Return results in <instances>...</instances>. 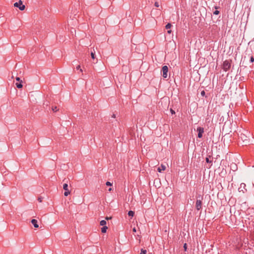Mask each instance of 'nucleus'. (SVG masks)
Returning <instances> with one entry per match:
<instances>
[{"label": "nucleus", "mask_w": 254, "mask_h": 254, "mask_svg": "<svg viewBox=\"0 0 254 254\" xmlns=\"http://www.w3.org/2000/svg\"><path fill=\"white\" fill-rule=\"evenodd\" d=\"M231 66V61L225 60L223 64V69L224 71H227L230 68Z\"/></svg>", "instance_id": "obj_1"}, {"label": "nucleus", "mask_w": 254, "mask_h": 254, "mask_svg": "<svg viewBox=\"0 0 254 254\" xmlns=\"http://www.w3.org/2000/svg\"><path fill=\"white\" fill-rule=\"evenodd\" d=\"M14 6L18 7L20 10H23L25 8V6L23 4V2L21 0H19L18 2L14 3Z\"/></svg>", "instance_id": "obj_2"}, {"label": "nucleus", "mask_w": 254, "mask_h": 254, "mask_svg": "<svg viewBox=\"0 0 254 254\" xmlns=\"http://www.w3.org/2000/svg\"><path fill=\"white\" fill-rule=\"evenodd\" d=\"M199 197H201V199H197L196 201V204H195V207L197 210H199L202 208V197H201L200 195H199Z\"/></svg>", "instance_id": "obj_3"}, {"label": "nucleus", "mask_w": 254, "mask_h": 254, "mask_svg": "<svg viewBox=\"0 0 254 254\" xmlns=\"http://www.w3.org/2000/svg\"><path fill=\"white\" fill-rule=\"evenodd\" d=\"M162 71L163 72V77L165 78H167L168 71V67L167 65H164L162 67Z\"/></svg>", "instance_id": "obj_4"}, {"label": "nucleus", "mask_w": 254, "mask_h": 254, "mask_svg": "<svg viewBox=\"0 0 254 254\" xmlns=\"http://www.w3.org/2000/svg\"><path fill=\"white\" fill-rule=\"evenodd\" d=\"M63 189L65 190L64 192V196H66L70 194V192L68 189V185L67 183H64L63 185Z\"/></svg>", "instance_id": "obj_5"}, {"label": "nucleus", "mask_w": 254, "mask_h": 254, "mask_svg": "<svg viewBox=\"0 0 254 254\" xmlns=\"http://www.w3.org/2000/svg\"><path fill=\"white\" fill-rule=\"evenodd\" d=\"M197 131H198V137L201 138L202 136V133L204 132L203 128L201 127H198L197 128Z\"/></svg>", "instance_id": "obj_6"}, {"label": "nucleus", "mask_w": 254, "mask_h": 254, "mask_svg": "<svg viewBox=\"0 0 254 254\" xmlns=\"http://www.w3.org/2000/svg\"><path fill=\"white\" fill-rule=\"evenodd\" d=\"M31 223L33 225L34 227L36 228H38L39 227V225L37 224V220L36 219H32L31 221Z\"/></svg>", "instance_id": "obj_7"}, {"label": "nucleus", "mask_w": 254, "mask_h": 254, "mask_svg": "<svg viewBox=\"0 0 254 254\" xmlns=\"http://www.w3.org/2000/svg\"><path fill=\"white\" fill-rule=\"evenodd\" d=\"M166 169L165 165L161 164L160 167H159L157 170L159 172L161 173L162 171H164Z\"/></svg>", "instance_id": "obj_8"}, {"label": "nucleus", "mask_w": 254, "mask_h": 254, "mask_svg": "<svg viewBox=\"0 0 254 254\" xmlns=\"http://www.w3.org/2000/svg\"><path fill=\"white\" fill-rule=\"evenodd\" d=\"M22 82H20L19 83H16L15 85H16V87L19 89L21 88L23 86V85L22 84Z\"/></svg>", "instance_id": "obj_9"}, {"label": "nucleus", "mask_w": 254, "mask_h": 254, "mask_svg": "<svg viewBox=\"0 0 254 254\" xmlns=\"http://www.w3.org/2000/svg\"><path fill=\"white\" fill-rule=\"evenodd\" d=\"M108 229V227L106 226H103L102 228H101V232L102 233H105L107 231V229Z\"/></svg>", "instance_id": "obj_10"}, {"label": "nucleus", "mask_w": 254, "mask_h": 254, "mask_svg": "<svg viewBox=\"0 0 254 254\" xmlns=\"http://www.w3.org/2000/svg\"><path fill=\"white\" fill-rule=\"evenodd\" d=\"M106 224H107L106 221L105 220H101L100 221V225L103 226H105L106 225Z\"/></svg>", "instance_id": "obj_11"}, {"label": "nucleus", "mask_w": 254, "mask_h": 254, "mask_svg": "<svg viewBox=\"0 0 254 254\" xmlns=\"http://www.w3.org/2000/svg\"><path fill=\"white\" fill-rule=\"evenodd\" d=\"M134 214V212L133 211L130 210L128 212V215L129 216L133 217Z\"/></svg>", "instance_id": "obj_12"}, {"label": "nucleus", "mask_w": 254, "mask_h": 254, "mask_svg": "<svg viewBox=\"0 0 254 254\" xmlns=\"http://www.w3.org/2000/svg\"><path fill=\"white\" fill-rule=\"evenodd\" d=\"M171 24L169 23L166 25L165 28L167 29H169L170 28H171Z\"/></svg>", "instance_id": "obj_13"}, {"label": "nucleus", "mask_w": 254, "mask_h": 254, "mask_svg": "<svg viewBox=\"0 0 254 254\" xmlns=\"http://www.w3.org/2000/svg\"><path fill=\"white\" fill-rule=\"evenodd\" d=\"M146 252H147L146 250L142 249H141V252H140V254H146Z\"/></svg>", "instance_id": "obj_14"}, {"label": "nucleus", "mask_w": 254, "mask_h": 254, "mask_svg": "<svg viewBox=\"0 0 254 254\" xmlns=\"http://www.w3.org/2000/svg\"><path fill=\"white\" fill-rule=\"evenodd\" d=\"M52 109L54 112H57L58 110L57 106L52 107Z\"/></svg>", "instance_id": "obj_15"}, {"label": "nucleus", "mask_w": 254, "mask_h": 254, "mask_svg": "<svg viewBox=\"0 0 254 254\" xmlns=\"http://www.w3.org/2000/svg\"><path fill=\"white\" fill-rule=\"evenodd\" d=\"M91 56L92 59H95V51H94V52H91Z\"/></svg>", "instance_id": "obj_16"}, {"label": "nucleus", "mask_w": 254, "mask_h": 254, "mask_svg": "<svg viewBox=\"0 0 254 254\" xmlns=\"http://www.w3.org/2000/svg\"><path fill=\"white\" fill-rule=\"evenodd\" d=\"M220 12L219 11L217 10H216L215 11H214L213 12V14L214 15H218V14H219Z\"/></svg>", "instance_id": "obj_17"}, {"label": "nucleus", "mask_w": 254, "mask_h": 254, "mask_svg": "<svg viewBox=\"0 0 254 254\" xmlns=\"http://www.w3.org/2000/svg\"><path fill=\"white\" fill-rule=\"evenodd\" d=\"M43 199V197H42V196H40L38 197V200L40 202H41L42 201V200Z\"/></svg>", "instance_id": "obj_18"}, {"label": "nucleus", "mask_w": 254, "mask_h": 254, "mask_svg": "<svg viewBox=\"0 0 254 254\" xmlns=\"http://www.w3.org/2000/svg\"><path fill=\"white\" fill-rule=\"evenodd\" d=\"M183 247H184V250L185 251H186L187 249V244L186 243L184 244Z\"/></svg>", "instance_id": "obj_19"}, {"label": "nucleus", "mask_w": 254, "mask_h": 254, "mask_svg": "<svg viewBox=\"0 0 254 254\" xmlns=\"http://www.w3.org/2000/svg\"><path fill=\"white\" fill-rule=\"evenodd\" d=\"M200 94H201V95L202 96H205V91H204V90H202V91L201 92Z\"/></svg>", "instance_id": "obj_20"}, {"label": "nucleus", "mask_w": 254, "mask_h": 254, "mask_svg": "<svg viewBox=\"0 0 254 254\" xmlns=\"http://www.w3.org/2000/svg\"><path fill=\"white\" fill-rule=\"evenodd\" d=\"M154 5H155L156 7H159V2H157V1H156V2H155V3H154Z\"/></svg>", "instance_id": "obj_21"}, {"label": "nucleus", "mask_w": 254, "mask_h": 254, "mask_svg": "<svg viewBox=\"0 0 254 254\" xmlns=\"http://www.w3.org/2000/svg\"><path fill=\"white\" fill-rule=\"evenodd\" d=\"M106 185L108 186H112V184L110 182H107Z\"/></svg>", "instance_id": "obj_22"}, {"label": "nucleus", "mask_w": 254, "mask_h": 254, "mask_svg": "<svg viewBox=\"0 0 254 254\" xmlns=\"http://www.w3.org/2000/svg\"><path fill=\"white\" fill-rule=\"evenodd\" d=\"M250 62L251 63H253L254 62V58L253 56L251 57Z\"/></svg>", "instance_id": "obj_23"}, {"label": "nucleus", "mask_w": 254, "mask_h": 254, "mask_svg": "<svg viewBox=\"0 0 254 254\" xmlns=\"http://www.w3.org/2000/svg\"><path fill=\"white\" fill-rule=\"evenodd\" d=\"M16 80L19 82H22L21 80H20V78L19 77H16Z\"/></svg>", "instance_id": "obj_24"}, {"label": "nucleus", "mask_w": 254, "mask_h": 254, "mask_svg": "<svg viewBox=\"0 0 254 254\" xmlns=\"http://www.w3.org/2000/svg\"><path fill=\"white\" fill-rule=\"evenodd\" d=\"M206 161L207 163H210L211 161L209 160L208 158H206Z\"/></svg>", "instance_id": "obj_25"}, {"label": "nucleus", "mask_w": 254, "mask_h": 254, "mask_svg": "<svg viewBox=\"0 0 254 254\" xmlns=\"http://www.w3.org/2000/svg\"><path fill=\"white\" fill-rule=\"evenodd\" d=\"M105 219H106V220H109V219H111L112 217H108V216H107V217H106Z\"/></svg>", "instance_id": "obj_26"}, {"label": "nucleus", "mask_w": 254, "mask_h": 254, "mask_svg": "<svg viewBox=\"0 0 254 254\" xmlns=\"http://www.w3.org/2000/svg\"><path fill=\"white\" fill-rule=\"evenodd\" d=\"M80 68V65H78L76 66V69H77V70L79 69Z\"/></svg>", "instance_id": "obj_27"}, {"label": "nucleus", "mask_w": 254, "mask_h": 254, "mask_svg": "<svg viewBox=\"0 0 254 254\" xmlns=\"http://www.w3.org/2000/svg\"><path fill=\"white\" fill-rule=\"evenodd\" d=\"M170 111H171L172 114H174L175 113V111L171 109Z\"/></svg>", "instance_id": "obj_28"}, {"label": "nucleus", "mask_w": 254, "mask_h": 254, "mask_svg": "<svg viewBox=\"0 0 254 254\" xmlns=\"http://www.w3.org/2000/svg\"><path fill=\"white\" fill-rule=\"evenodd\" d=\"M168 33L170 34L172 32V31L171 30H169L167 31Z\"/></svg>", "instance_id": "obj_29"}, {"label": "nucleus", "mask_w": 254, "mask_h": 254, "mask_svg": "<svg viewBox=\"0 0 254 254\" xmlns=\"http://www.w3.org/2000/svg\"><path fill=\"white\" fill-rule=\"evenodd\" d=\"M133 232H136V230L135 228H134L133 229Z\"/></svg>", "instance_id": "obj_30"}, {"label": "nucleus", "mask_w": 254, "mask_h": 254, "mask_svg": "<svg viewBox=\"0 0 254 254\" xmlns=\"http://www.w3.org/2000/svg\"><path fill=\"white\" fill-rule=\"evenodd\" d=\"M112 117L115 118L116 117L115 114H113Z\"/></svg>", "instance_id": "obj_31"}, {"label": "nucleus", "mask_w": 254, "mask_h": 254, "mask_svg": "<svg viewBox=\"0 0 254 254\" xmlns=\"http://www.w3.org/2000/svg\"><path fill=\"white\" fill-rule=\"evenodd\" d=\"M43 104H44V105H46L47 106H48V103H44Z\"/></svg>", "instance_id": "obj_32"}, {"label": "nucleus", "mask_w": 254, "mask_h": 254, "mask_svg": "<svg viewBox=\"0 0 254 254\" xmlns=\"http://www.w3.org/2000/svg\"><path fill=\"white\" fill-rule=\"evenodd\" d=\"M79 70H80V72H82L83 71V70H82V69L81 68H80Z\"/></svg>", "instance_id": "obj_33"}, {"label": "nucleus", "mask_w": 254, "mask_h": 254, "mask_svg": "<svg viewBox=\"0 0 254 254\" xmlns=\"http://www.w3.org/2000/svg\"><path fill=\"white\" fill-rule=\"evenodd\" d=\"M112 190V188H110V189H109V191H111V190Z\"/></svg>", "instance_id": "obj_34"}, {"label": "nucleus", "mask_w": 254, "mask_h": 254, "mask_svg": "<svg viewBox=\"0 0 254 254\" xmlns=\"http://www.w3.org/2000/svg\"><path fill=\"white\" fill-rule=\"evenodd\" d=\"M215 9H217V8H218V7H217V6H215Z\"/></svg>", "instance_id": "obj_35"}, {"label": "nucleus", "mask_w": 254, "mask_h": 254, "mask_svg": "<svg viewBox=\"0 0 254 254\" xmlns=\"http://www.w3.org/2000/svg\"><path fill=\"white\" fill-rule=\"evenodd\" d=\"M241 136H242V134H241ZM241 138L242 139H243V137H242V136H241Z\"/></svg>", "instance_id": "obj_36"}]
</instances>
